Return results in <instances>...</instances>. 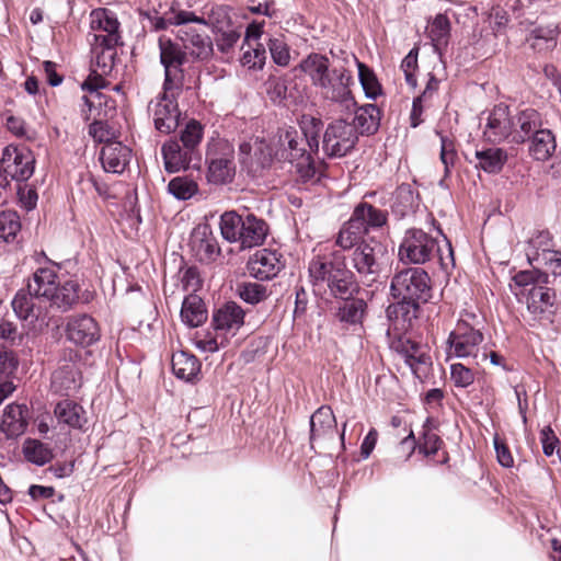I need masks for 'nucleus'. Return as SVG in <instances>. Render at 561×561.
<instances>
[{
  "mask_svg": "<svg viewBox=\"0 0 561 561\" xmlns=\"http://www.w3.org/2000/svg\"><path fill=\"white\" fill-rule=\"evenodd\" d=\"M207 180L214 184L230 183L236 174L234 147L228 140L213 141L207 149Z\"/></svg>",
  "mask_w": 561,
  "mask_h": 561,
  "instance_id": "6e6552de",
  "label": "nucleus"
},
{
  "mask_svg": "<svg viewBox=\"0 0 561 561\" xmlns=\"http://www.w3.org/2000/svg\"><path fill=\"white\" fill-rule=\"evenodd\" d=\"M192 254L201 263H211L220 255V248L211 228L207 224L195 227L190 237Z\"/></svg>",
  "mask_w": 561,
  "mask_h": 561,
  "instance_id": "a211bd4d",
  "label": "nucleus"
},
{
  "mask_svg": "<svg viewBox=\"0 0 561 561\" xmlns=\"http://www.w3.org/2000/svg\"><path fill=\"white\" fill-rule=\"evenodd\" d=\"M353 111H355L353 126L358 134L370 135L378 130L380 125V111L375 104H366Z\"/></svg>",
  "mask_w": 561,
  "mask_h": 561,
  "instance_id": "ea45409f",
  "label": "nucleus"
},
{
  "mask_svg": "<svg viewBox=\"0 0 561 561\" xmlns=\"http://www.w3.org/2000/svg\"><path fill=\"white\" fill-rule=\"evenodd\" d=\"M267 47L274 64L287 67L290 62V48L283 35L271 37Z\"/></svg>",
  "mask_w": 561,
  "mask_h": 561,
  "instance_id": "603ef678",
  "label": "nucleus"
},
{
  "mask_svg": "<svg viewBox=\"0 0 561 561\" xmlns=\"http://www.w3.org/2000/svg\"><path fill=\"white\" fill-rule=\"evenodd\" d=\"M357 140L358 133L353 124L340 118L327 126L322 148L329 157H343L355 147Z\"/></svg>",
  "mask_w": 561,
  "mask_h": 561,
  "instance_id": "1a4fd4ad",
  "label": "nucleus"
},
{
  "mask_svg": "<svg viewBox=\"0 0 561 561\" xmlns=\"http://www.w3.org/2000/svg\"><path fill=\"white\" fill-rule=\"evenodd\" d=\"M266 60V50L262 44L245 50L241 56V65L248 69H262Z\"/></svg>",
  "mask_w": 561,
  "mask_h": 561,
  "instance_id": "052dcab7",
  "label": "nucleus"
},
{
  "mask_svg": "<svg viewBox=\"0 0 561 561\" xmlns=\"http://www.w3.org/2000/svg\"><path fill=\"white\" fill-rule=\"evenodd\" d=\"M24 458L36 466H44L54 458L53 448L38 439L27 438L22 446Z\"/></svg>",
  "mask_w": 561,
  "mask_h": 561,
  "instance_id": "37998d69",
  "label": "nucleus"
},
{
  "mask_svg": "<svg viewBox=\"0 0 561 561\" xmlns=\"http://www.w3.org/2000/svg\"><path fill=\"white\" fill-rule=\"evenodd\" d=\"M150 26L154 31L165 30L171 25L183 26L188 24V11L171 8L163 16L146 14Z\"/></svg>",
  "mask_w": 561,
  "mask_h": 561,
  "instance_id": "c03bdc74",
  "label": "nucleus"
},
{
  "mask_svg": "<svg viewBox=\"0 0 561 561\" xmlns=\"http://www.w3.org/2000/svg\"><path fill=\"white\" fill-rule=\"evenodd\" d=\"M440 137V161L444 164L445 176H448L457 160L455 144L448 137L439 134Z\"/></svg>",
  "mask_w": 561,
  "mask_h": 561,
  "instance_id": "680f3d73",
  "label": "nucleus"
},
{
  "mask_svg": "<svg viewBox=\"0 0 561 561\" xmlns=\"http://www.w3.org/2000/svg\"><path fill=\"white\" fill-rule=\"evenodd\" d=\"M274 153L275 150L264 139H260L259 137L243 141L239 146V159L241 164L253 173L267 168L273 158H275Z\"/></svg>",
  "mask_w": 561,
  "mask_h": 561,
  "instance_id": "2eb2a0df",
  "label": "nucleus"
},
{
  "mask_svg": "<svg viewBox=\"0 0 561 561\" xmlns=\"http://www.w3.org/2000/svg\"><path fill=\"white\" fill-rule=\"evenodd\" d=\"M239 296L248 304L255 305L267 297L266 288L257 283H248L240 287Z\"/></svg>",
  "mask_w": 561,
  "mask_h": 561,
  "instance_id": "e2e57ef3",
  "label": "nucleus"
},
{
  "mask_svg": "<svg viewBox=\"0 0 561 561\" xmlns=\"http://www.w3.org/2000/svg\"><path fill=\"white\" fill-rule=\"evenodd\" d=\"M90 28L93 32L91 42H107V45L119 44V22L113 12L106 9L92 11Z\"/></svg>",
  "mask_w": 561,
  "mask_h": 561,
  "instance_id": "6ab92c4d",
  "label": "nucleus"
},
{
  "mask_svg": "<svg viewBox=\"0 0 561 561\" xmlns=\"http://www.w3.org/2000/svg\"><path fill=\"white\" fill-rule=\"evenodd\" d=\"M217 35L216 45L219 51L228 54L241 37L240 26H231L225 31L215 33Z\"/></svg>",
  "mask_w": 561,
  "mask_h": 561,
  "instance_id": "13d9d810",
  "label": "nucleus"
},
{
  "mask_svg": "<svg viewBox=\"0 0 561 561\" xmlns=\"http://www.w3.org/2000/svg\"><path fill=\"white\" fill-rule=\"evenodd\" d=\"M322 129V122L314 117H304L301 130L304 134V146L309 148L310 154L319 150V135Z\"/></svg>",
  "mask_w": 561,
  "mask_h": 561,
  "instance_id": "09e8293b",
  "label": "nucleus"
},
{
  "mask_svg": "<svg viewBox=\"0 0 561 561\" xmlns=\"http://www.w3.org/2000/svg\"><path fill=\"white\" fill-rule=\"evenodd\" d=\"M148 113L159 133L165 135L173 133L179 126L181 116L174 91L163 89L161 94L149 102Z\"/></svg>",
  "mask_w": 561,
  "mask_h": 561,
  "instance_id": "9b49d317",
  "label": "nucleus"
},
{
  "mask_svg": "<svg viewBox=\"0 0 561 561\" xmlns=\"http://www.w3.org/2000/svg\"><path fill=\"white\" fill-rule=\"evenodd\" d=\"M513 144H524L534 134L543 127L541 114L531 107H527L516 112L513 115Z\"/></svg>",
  "mask_w": 561,
  "mask_h": 561,
  "instance_id": "b1692460",
  "label": "nucleus"
},
{
  "mask_svg": "<svg viewBox=\"0 0 561 561\" xmlns=\"http://www.w3.org/2000/svg\"><path fill=\"white\" fill-rule=\"evenodd\" d=\"M308 272L314 290L328 288L334 298L345 300L336 313L340 322L346 325L362 324L367 305L363 299H351L359 287L354 274L346 268L345 257L340 251L313 256Z\"/></svg>",
  "mask_w": 561,
  "mask_h": 561,
  "instance_id": "f257e3e1",
  "label": "nucleus"
},
{
  "mask_svg": "<svg viewBox=\"0 0 561 561\" xmlns=\"http://www.w3.org/2000/svg\"><path fill=\"white\" fill-rule=\"evenodd\" d=\"M130 149L122 142H110L103 146L100 160L106 172L121 174L130 160Z\"/></svg>",
  "mask_w": 561,
  "mask_h": 561,
  "instance_id": "c85d7f7f",
  "label": "nucleus"
},
{
  "mask_svg": "<svg viewBox=\"0 0 561 561\" xmlns=\"http://www.w3.org/2000/svg\"><path fill=\"white\" fill-rule=\"evenodd\" d=\"M81 386L79 369L73 362L65 360L51 376V389L59 394L69 396Z\"/></svg>",
  "mask_w": 561,
  "mask_h": 561,
  "instance_id": "bb28decb",
  "label": "nucleus"
},
{
  "mask_svg": "<svg viewBox=\"0 0 561 561\" xmlns=\"http://www.w3.org/2000/svg\"><path fill=\"white\" fill-rule=\"evenodd\" d=\"M277 160L288 161L295 165L296 172L302 181H309L316 175V167L304 146V139L296 129H286L279 134L277 148L274 153Z\"/></svg>",
  "mask_w": 561,
  "mask_h": 561,
  "instance_id": "39448f33",
  "label": "nucleus"
},
{
  "mask_svg": "<svg viewBox=\"0 0 561 561\" xmlns=\"http://www.w3.org/2000/svg\"><path fill=\"white\" fill-rule=\"evenodd\" d=\"M353 82V75L348 69L334 67L317 90L323 101L337 105L342 112L348 113L356 108L351 90Z\"/></svg>",
  "mask_w": 561,
  "mask_h": 561,
  "instance_id": "423d86ee",
  "label": "nucleus"
},
{
  "mask_svg": "<svg viewBox=\"0 0 561 561\" xmlns=\"http://www.w3.org/2000/svg\"><path fill=\"white\" fill-rule=\"evenodd\" d=\"M181 319L190 328H197L207 320V310L199 296L190 294L184 298Z\"/></svg>",
  "mask_w": 561,
  "mask_h": 561,
  "instance_id": "e433bc0d",
  "label": "nucleus"
},
{
  "mask_svg": "<svg viewBox=\"0 0 561 561\" xmlns=\"http://www.w3.org/2000/svg\"><path fill=\"white\" fill-rule=\"evenodd\" d=\"M21 230L19 215L13 210L0 211V242L12 241Z\"/></svg>",
  "mask_w": 561,
  "mask_h": 561,
  "instance_id": "3c124183",
  "label": "nucleus"
},
{
  "mask_svg": "<svg viewBox=\"0 0 561 561\" xmlns=\"http://www.w3.org/2000/svg\"><path fill=\"white\" fill-rule=\"evenodd\" d=\"M527 310L535 318L550 316L554 311L556 293L553 289L541 284L529 288L526 298Z\"/></svg>",
  "mask_w": 561,
  "mask_h": 561,
  "instance_id": "a878e982",
  "label": "nucleus"
},
{
  "mask_svg": "<svg viewBox=\"0 0 561 561\" xmlns=\"http://www.w3.org/2000/svg\"><path fill=\"white\" fill-rule=\"evenodd\" d=\"M407 364L410 366L413 374L417 378H421V373H424V369L431 364V357L422 348L419 353L414 352V355H408Z\"/></svg>",
  "mask_w": 561,
  "mask_h": 561,
  "instance_id": "69168bd1",
  "label": "nucleus"
},
{
  "mask_svg": "<svg viewBox=\"0 0 561 561\" xmlns=\"http://www.w3.org/2000/svg\"><path fill=\"white\" fill-rule=\"evenodd\" d=\"M541 284H548V276L546 273L534 266L530 271H519L512 277L510 283L511 291L519 299L524 296L529 288L534 286H540Z\"/></svg>",
  "mask_w": 561,
  "mask_h": 561,
  "instance_id": "58836bf2",
  "label": "nucleus"
},
{
  "mask_svg": "<svg viewBox=\"0 0 561 561\" xmlns=\"http://www.w3.org/2000/svg\"><path fill=\"white\" fill-rule=\"evenodd\" d=\"M178 39L181 41L183 50L186 53V59L193 61H208L214 55V44L206 34H201L192 27L183 25L178 33Z\"/></svg>",
  "mask_w": 561,
  "mask_h": 561,
  "instance_id": "f3484780",
  "label": "nucleus"
},
{
  "mask_svg": "<svg viewBox=\"0 0 561 561\" xmlns=\"http://www.w3.org/2000/svg\"><path fill=\"white\" fill-rule=\"evenodd\" d=\"M513 115L505 105H496L488 114L486 123L483 129V136L490 142L496 144L507 140L513 142Z\"/></svg>",
  "mask_w": 561,
  "mask_h": 561,
  "instance_id": "dca6fc26",
  "label": "nucleus"
},
{
  "mask_svg": "<svg viewBox=\"0 0 561 561\" xmlns=\"http://www.w3.org/2000/svg\"><path fill=\"white\" fill-rule=\"evenodd\" d=\"M431 420L426 419L423 425L422 442L419 444V451L425 456L435 455L440 448L443 440L430 427Z\"/></svg>",
  "mask_w": 561,
  "mask_h": 561,
  "instance_id": "4d7b16f0",
  "label": "nucleus"
},
{
  "mask_svg": "<svg viewBox=\"0 0 561 561\" xmlns=\"http://www.w3.org/2000/svg\"><path fill=\"white\" fill-rule=\"evenodd\" d=\"M199 370L201 363L193 354L181 351L172 355V371L178 378L193 381Z\"/></svg>",
  "mask_w": 561,
  "mask_h": 561,
  "instance_id": "a19ab883",
  "label": "nucleus"
},
{
  "mask_svg": "<svg viewBox=\"0 0 561 561\" xmlns=\"http://www.w3.org/2000/svg\"><path fill=\"white\" fill-rule=\"evenodd\" d=\"M80 285L76 280L60 283L55 267H39L27 283V289H21L12 300V308L19 319L34 323L42 318V310L34 298H43L61 311L71 309L80 299Z\"/></svg>",
  "mask_w": 561,
  "mask_h": 561,
  "instance_id": "f03ea898",
  "label": "nucleus"
},
{
  "mask_svg": "<svg viewBox=\"0 0 561 561\" xmlns=\"http://www.w3.org/2000/svg\"><path fill=\"white\" fill-rule=\"evenodd\" d=\"M450 378L457 388H467L474 381V373L465 365L457 363L450 366Z\"/></svg>",
  "mask_w": 561,
  "mask_h": 561,
  "instance_id": "0e129e2a",
  "label": "nucleus"
},
{
  "mask_svg": "<svg viewBox=\"0 0 561 561\" xmlns=\"http://www.w3.org/2000/svg\"><path fill=\"white\" fill-rule=\"evenodd\" d=\"M559 33L557 25H539L530 31L527 42L538 53H547L557 46Z\"/></svg>",
  "mask_w": 561,
  "mask_h": 561,
  "instance_id": "4c0bfd02",
  "label": "nucleus"
},
{
  "mask_svg": "<svg viewBox=\"0 0 561 561\" xmlns=\"http://www.w3.org/2000/svg\"><path fill=\"white\" fill-rule=\"evenodd\" d=\"M431 278L421 267H408L393 275L390 283V295L394 304L388 306L386 312L389 319L399 313L416 309L421 302H426L432 296Z\"/></svg>",
  "mask_w": 561,
  "mask_h": 561,
  "instance_id": "7ed1b4c3",
  "label": "nucleus"
},
{
  "mask_svg": "<svg viewBox=\"0 0 561 561\" xmlns=\"http://www.w3.org/2000/svg\"><path fill=\"white\" fill-rule=\"evenodd\" d=\"M66 334L75 344L89 346L99 341L100 328L91 316L78 314L68 320Z\"/></svg>",
  "mask_w": 561,
  "mask_h": 561,
  "instance_id": "aec40b11",
  "label": "nucleus"
},
{
  "mask_svg": "<svg viewBox=\"0 0 561 561\" xmlns=\"http://www.w3.org/2000/svg\"><path fill=\"white\" fill-rule=\"evenodd\" d=\"M18 368V358L12 351H0V377H8Z\"/></svg>",
  "mask_w": 561,
  "mask_h": 561,
  "instance_id": "338daca9",
  "label": "nucleus"
},
{
  "mask_svg": "<svg viewBox=\"0 0 561 561\" xmlns=\"http://www.w3.org/2000/svg\"><path fill=\"white\" fill-rule=\"evenodd\" d=\"M91 46L96 66L102 73L108 72L114 65L117 45H107V42H91Z\"/></svg>",
  "mask_w": 561,
  "mask_h": 561,
  "instance_id": "49530a36",
  "label": "nucleus"
},
{
  "mask_svg": "<svg viewBox=\"0 0 561 561\" xmlns=\"http://www.w3.org/2000/svg\"><path fill=\"white\" fill-rule=\"evenodd\" d=\"M336 420L330 407H320L310 417V444H324L334 440Z\"/></svg>",
  "mask_w": 561,
  "mask_h": 561,
  "instance_id": "412c9836",
  "label": "nucleus"
},
{
  "mask_svg": "<svg viewBox=\"0 0 561 561\" xmlns=\"http://www.w3.org/2000/svg\"><path fill=\"white\" fill-rule=\"evenodd\" d=\"M528 140H530L529 154L537 161H547L556 151V136L548 128L542 127Z\"/></svg>",
  "mask_w": 561,
  "mask_h": 561,
  "instance_id": "2f4dec72",
  "label": "nucleus"
},
{
  "mask_svg": "<svg viewBox=\"0 0 561 561\" xmlns=\"http://www.w3.org/2000/svg\"><path fill=\"white\" fill-rule=\"evenodd\" d=\"M298 68L309 78L311 85L316 89L333 69L330 59L319 53H310L299 62Z\"/></svg>",
  "mask_w": 561,
  "mask_h": 561,
  "instance_id": "c756f323",
  "label": "nucleus"
},
{
  "mask_svg": "<svg viewBox=\"0 0 561 561\" xmlns=\"http://www.w3.org/2000/svg\"><path fill=\"white\" fill-rule=\"evenodd\" d=\"M24 334L10 321H0V347L9 348L22 344Z\"/></svg>",
  "mask_w": 561,
  "mask_h": 561,
  "instance_id": "6e6d98bb",
  "label": "nucleus"
},
{
  "mask_svg": "<svg viewBox=\"0 0 561 561\" xmlns=\"http://www.w3.org/2000/svg\"><path fill=\"white\" fill-rule=\"evenodd\" d=\"M160 61L164 68L163 89L165 91L179 90L182 85V69L186 53L172 39L161 36L159 38Z\"/></svg>",
  "mask_w": 561,
  "mask_h": 561,
  "instance_id": "9d476101",
  "label": "nucleus"
},
{
  "mask_svg": "<svg viewBox=\"0 0 561 561\" xmlns=\"http://www.w3.org/2000/svg\"><path fill=\"white\" fill-rule=\"evenodd\" d=\"M28 409L25 404L11 403L5 407L0 424L1 432L8 438L22 435L27 427Z\"/></svg>",
  "mask_w": 561,
  "mask_h": 561,
  "instance_id": "cd10ccee",
  "label": "nucleus"
},
{
  "mask_svg": "<svg viewBox=\"0 0 561 561\" xmlns=\"http://www.w3.org/2000/svg\"><path fill=\"white\" fill-rule=\"evenodd\" d=\"M366 234L365 228L359 226L352 217L347 222L343 225L337 237H336V245L342 248L343 250H351L360 244L362 239Z\"/></svg>",
  "mask_w": 561,
  "mask_h": 561,
  "instance_id": "a18cd8bd",
  "label": "nucleus"
},
{
  "mask_svg": "<svg viewBox=\"0 0 561 561\" xmlns=\"http://www.w3.org/2000/svg\"><path fill=\"white\" fill-rule=\"evenodd\" d=\"M358 68V79L366 98L375 100L381 93V87L374 71L354 57Z\"/></svg>",
  "mask_w": 561,
  "mask_h": 561,
  "instance_id": "de8ad7c7",
  "label": "nucleus"
},
{
  "mask_svg": "<svg viewBox=\"0 0 561 561\" xmlns=\"http://www.w3.org/2000/svg\"><path fill=\"white\" fill-rule=\"evenodd\" d=\"M244 310L233 301L218 308L213 316V324L216 331L234 335L243 325Z\"/></svg>",
  "mask_w": 561,
  "mask_h": 561,
  "instance_id": "393cba45",
  "label": "nucleus"
},
{
  "mask_svg": "<svg viewBox=\"0 0 561 561\" xmlns=\"http://www.w3.org/2000/svg\"><path fill=\"white\" fill-rule=\"evenodd\" d=\"M161 153L164 168L169 173H175L188 168H198L202 159L199 151H194L175 139L164 142Z\"/></svg>",
  "mask_w": 561,
  "mask_h": 561,
  "instance_id": "4468645a",
  "label": "nucleus"
},
{
  "mask_svg": "<svg viewBox=\"0 0 561 561\" xmlns=\"http://www.w3.org/2000/svg\"><path fill=\"white\" fill-rule=\"evenodd\" d=\"M367 233L370 229L380 228L388 220V213L368 203L357 205L351 216Z\"/></svg>",
  "mask_w": 561,
  "mask_h": 561,
  "instance_id": "72a5a7b5",
  "label": "nucleus"
},
{
  "mask_svg": "<svg viewBox=\"0 0 561 561\" xmlns=\"http://www.w3.org/2000/svg\"><path fill=\"white\" fill-rule=\"evenodd\" d=\"M482 342L483 334L479 329L473 328L465 320H459L448 336L447 353L449 356L458 358H477Z\"/></svg>",
  "mask_w": 561,
  "mask_h": 561,
  "instance_id": "f8f14e48",
  "label": "nucleus"
},
{
  "mask_svg": "<svg viewBox=\"0 0 561 561\" xmlns=\"http://www.w3.org/2000/svg\"><path fill=\"white\" fill-rule=\"evenodd\" d=\"M417 65V54L412 50L403 58L401 69L404 72L405 81L412 88L416 87V78L413 73Z\"/></svg>",
  "mask_w": 561,
  "mask_h": 561,
  "instance_id": "774afa93",
  "label": "nucleus"
},
{
  "mask_svg": "<svg viewBox=\"0 0 561 561\" xmlns=\"http://www.w3.org/2000/svg\"><path fill=\"white\" fill-rule=\"evenodd\" d=\"M474 157L477 159L476 167L490 174L500 173L508 159L507 151L499 147L476 150Z\"/></svg>",
  "mask_w": 561,
  "mask_h": 561,
  "instance_id": "7c9ffc66",
  "label": "nucleus"
},
{
  "mask_svg": "<svg viewBox=\"0 0 561 561\" xmlns=\"http://www.w3.org/2000/svg\"><path fill=\"white\" fill-rule=\"evenodd\" d=\"M35 159L27 149L7 146L0 159V187L5 188L11 181L23 182L34 173Z\"/></svg>",
  "mask_w": 561,
  "mask_h": 561,
  "instance_id": "0eeeda50",
  "label": "nucleus"
},
{
  "mask_svg": "<svg viewBox=\"0 0 561 561\" xmlns=\"http://www.w3.org/2000/svg\"><path fill=\"white\" fill-rule=\"evenodd\" d=\"M197 191V183L187 176H175L168 184V192L180 201L190 199Z\"/></svg>",
  "mask_w": 561,
  "mask_h": 561,
  "instance_id": "8fccbe9b",
  "label": "nucleus"
},
{
  "mask_svg": "<svg viewBox=\"0 0 561 561\" xmlns=\"http://www.w3.org/2000/svg\"><path fill=\"white\" fill-rule=\"evenodd\" d=\"M450 32V22L444 14H437L430 25L428 34L434 45L440 46L447 43Z\"/></svg>",
  "mask_w": 561,
  "mask_h": 561,
  "instance_id": "864d4df0",
  "label": "nucleus"
},
{
  "mask_svg": "<svg viewBox=\"0 0 561 561\" xmlns=\"http://www.w3.org/2000/svg\"><path fill=\"white\" fill-rule=\"evenodd\" d=\"M220 232L225 240L230 243L239 242L242 247V238L245 233V215L236 211H225L220 216Z\"/></svg>",
  "mask_w": 561,
  "mask_h": 561,
  "instance_id": "c9c22d12",
  "label": "nucleus"
},
{
  "mask_svg": "<svg viewBox=\"0 0 561 561\" xmlns=\"http://www.w3.org/2000/svg\"><path fill=\"white\" fill-rule=\"evenodd\" d=\"M528 262L547 275L561 276V253L559 251L542 249L527 252Z\"/></svg>",
  "mask_w": 561,
  "mask_h": 561,
  "instance_id": "f704fd0d",
  "label": "nucleus"
},
{
  "mask_svg": "<svg viewBox=\"0 0 561 561\" xmlns=\"http://www.w3.org/2000/svg\"><path fill=\"white\" fill-rule=\"evenodd\" d=\"M54 414L58 423L72 428H82L87 423L83 408L69 399L58 402L54 409Z\"/></svg>",
  "mask_w": 561,
  "mask_h": 561,
  "instance_id": "473e14b6",
  "label": "nucleus"
},
{
  "mask_svg": "<svg viewBox=\"0 0 561 561\" xmlns=\"http://www.w3.org/2000/svg\"><path fill=\"white\" fill-rule=\"evenodd\" d=\"M89 135L98 142H117L116 139V130L110 126L107 123L102 121L93 122L89 126Z\"/></svg>",
  "mask_w": 561,
  "mask_h": 561,
  "instance_id": "bf43d9fd",
  "label": "nucleus"
},
{
  "mask_svg": "<svg viewBox=\"0 0 561 561\" xmlns=\"http://www.w3.org/2000/svg\"><path fill=\"white\" fill-rule=\"evenodd\" d=\"M444 242L446 256L444 255V250L432 236L421 229H409L399 247V259L405 263L424 264L437 254L440 264L447 266L446 260L450 264L454 263L453 248L445 237Z\"/></svg>",
  "mask_w": 561,
  "mask_h": 561,
  "instance_id": "20e7f679",
  "label": "nucleus"
},
{
  "mask_svg": "<svg viewBox=\"0 0 561 561\" xmlns=\"http://www.w3.org/2000/svg\"><path fill=\"white\" fill-rule=\"evenodd\" d=\"M245 233L242 238V249L261 245L268 232V226L265 220L253 214H245Z\"/></svg>",
  "mask_w": 561,
  "mask_h": 561,
  "instance_id": "79ce46f5",
  "label": "nucleus"
},
{
  "mask_svg": "<svg viewBox=\"0 0 561 561\" xmlns=\"http://www.w3.org/2000/svg\"><path fill=\"white\" fill-rule=\"evenodd\" d=\"M230 12V7L225 4L206 5L202 15H196L194 12L188 11V23L207 26L215 34L233 26Z\"/></svg>",
  "mask_w": 561,
  "mask_h": 561,
  "instance_id": "4be33fe9",
  "label": "nucleus"
},
{
  "mask_svg": "<svg viewBox=\"0 0 561 561\" xmlns=\"http://www.w3.org/2000/svg\"><path fill=\"white\" fill-rule=\"evenodd\" d=\"M204 128L201 123L195 119L190 121L185 128L181 131L180 142L185 147L199 151L198 146L203 139Z\"/></svg>",
  "mask_w": 561,
  "mask_h": 561,
  "instance_id": "5fc2aeb1",
  "label": "nucleus"
},
{
  "mask_svg": "<svg viewBox=\"0 0 561 561\" xmlns=\"http://www.w3.org/2000/svg\"><path fill=\"white\" fill-rule=\"evenodd\" d=\"M383 247L379 242H362L352 252L351 262L359 276L373 282L381 270Z\"/></svg>",
  "mask_w": 561,
  "mask_h": 561,
  "instance_id": "ddd939ff",
  "label": "nucleus"
},
{
  "mask_svg": "<svg viewBox=\"0 0 561 561\" xmlns=\"http://www.w3.org/2000/svg\"><path fill=\"white\" fill-rule=\"evenodd\" d=\"M282 268L280 256L268 249L257 250L248 262L250 275L261 280L275 277Z\"/></svg>",
  "mask_w": 561,
  "mask_h": 561,
  "instance_id": "5701e85b",
  "label": "nucleus"
}]
</instances>
